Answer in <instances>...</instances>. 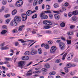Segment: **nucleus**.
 Wrapping results in <instances>:
<instances>
[{
  "label": "nucleus",
  "instance_id": "2eb2a0df",
  "mask_svg": "<svg viewBox=\"0 0 78 78\" xmlns=\"http://www.w3.org/2000/svg\"><path fill=\"white\" fill-rule=\"evenodd\" d=\"M32 70H30L26 74V76H30V75H31L33 74V73H32Z\"/></svg>",
  "mask_w": 78,
  "mask_h": 78
},
{
  "label": "nucleus",
  "instance_id": "412c9836",
  "mask_svg": "<svg viewBox=\"0 0 78 78\" xmlns=\"http://www.w3.org/2000/svg\"><path fill=\"white\" fill-rule=\"evenodd\" d=\"M16 13H17V10L16 9H14L12 11V15L14 16V15L16 14Z\"/></svg>",
  "mask_w": 78,
  "mask_h": 78
},
{
  "label": "nucleus",
  "instance_id": "774afa93",
  "mask_svg": "<svg viewBox=\"0 0 78 78\" xmlns=\"http://www.w3.org/2000/svg\"><path fill=\"white\" fill-rule=\"evenodd\" d=\"M6 28H7V26H2V28H3V29H6Z\"/></svg>",
  "mask_w": 78,
  "mask_h": 78
},
{
  "label": "nucleus",
  "instance_id": "393cba45",
  "mask_svg": "<svg viewBox=\"0 0 78 78\" xmlns=\"http://www.w3.org/2000/svg\"><path fill=\"white\" fill-rule=\"evenodd\" d=\"M38 53L39 54H42V49L41 48H39L38 50Z\"/></svg>",
  "mask_w": 78,
  "mask_h": 78
},
{
  "label": "nucleus",
  "instance_id": "864d4df0",
  "mask_svg": "<svg viewBox=\"0 0 78 78\" xmlns=\"http://www.w3.org/2000/svg\"><path fill=\"white\" fill-rule=\"evenodd\" d=\"M11 58H5V61H10V59Z\"/></svg>",
  "mask_w": 78,
  "mask_h": 78
},
{
  "label": "nucleus",
  "instance_id": "49530a36",
  "mask_svg": "<svg viewBox=\"0 0 78 78\" xmlns=\"http://www.w3.org/2000/svg\"><path fill=\"white\" fill-rule=\"evenodd\" d=\"M4 17L5 18H7V17H10V15L9 14L5 15L4 16Z\"/></svg>",
  "mask_w": 78,
  "mask_h": 78
},
{
  "label": "nucleus",
  "instance_id": "7c9ffc66",
  "mask_svg": "<svg viewBox=\"0 0 78 78\" xmlns=\"http://www.w3.org/2000/svg\"><path fill=\"white\" fill-rule=\"evenodd\" d=\"M37 0H35L33 2V5L34 6H36V5H37Z\"/></svg>",
  "mask_w": 78,
  "mask_h": 78
},
{
  "label": "nucleus",
  "instance_id": "4c0bfd02",
  "mask_svg": "<svg viewBox=\"0 0 78 78\" xmlns=\"http://www.w3.org/2000/svg\"><path fill=\"white\" fill-rule=\"evenodd\" d=\"M18 41H20V42H21L22 43H24L25 42H26V41H23V40L21 39L20 40H18Z\"/></svg>",
  "mask_w": 78,
  "mask_h": 78
},
{
  "label": "nucleus",
  "instance_id": "2f4dec72",
  "mask_svg": "<svg viewBox=\"0 0 78 78\" xmlns=\"http://www.w3.org/2000/svg\"><path fill=\"white\" fill-rule=\"evenodd\" d=\"M37 14H35V15H34L32 17V19H34L35 18H37Z\"/></svg>",
  "mask_w": 78,
  "mask_h": 78
},
{
  "label": "nucleus",
  "instance_id": "9b49d317",
  "mask_svg": "<svg viewBox=\"0 0 78 78\" xmlns=\"http://www.w3.org/2000/svg\"><path fill=\"white\" fill-rule=\"evenodd\" d=\"M76 66V64L72 65L70 63H68L66 65V67H67L68 68H70V67H75Z\"/></svg>",
  "mask_w": 78,
  "mask_h": 78
},
{
  "label": "nucleus",
  "instance_id": "4468645a",
  "mask_svg": "<svg viewBox=\"0 0 78 78\" xmlns=\"http://www.w3.org/2000/svg\"><path fill=\"white\" fill-rule=\"evenodd\" d=\"M25 27V25H23L20 26L18 28V31H22L23 29V28Z\"/></svg>",
  "mask_w": 78,
  "mask_h": 78
},
{
  "label": "nucleus",
  "instance_id": "f257e3e1",
  "mask_svg": "<svg viewBox=\"0 0 78 78\" xmlns=\"http://www.w3.org/2000/svg\"><path fill=\"white\" fill-rule=\"evenodd\" d=\"M59 47L61 50H63L66 48V44L63 42L60 43L59 44Z\"/></svg>",
  "mask_w": 78,
  "mask_h": 78
},
{
  "label": "nucleus",
  "instance_id": "8fccbe9b",
  "mask_svg": "<svg viewBox=\"0 0 78 78\" xmlns=\"http://www.w3.org/2000/svg\"><path fill=\"white\" fill-rule=\"evenodd\" d=\"M24 55H29V51H27L25 53Z\"/></svg>",
  "mask_w": 78,
  "mask_h": 78
},
{
  "label": "nucleus",
  "instance_id": "a211bd4d",
  "mask_svg": "<svg viewBox=\"0 0 78 78\" xmlns=\"http://www.w3.org/2000/svg\"><path fill=\"white\" fill-rule=\"evenodd\" d=\"M54 17L57 20H59V16L57 14H55L54 15Z\"/></svg>",
  "mask_w": 78,
  "mask_h": 78
},
{
  "label": "nucleus",
  "instance_id": "cd10ccee",
  "mask_svg": "<svg viewBox=\"0 0 78 78\" xmlns=\"http://www.w3.org/2000/svg\"><path fill=\"white\" fill-rule=\"evenodd\" d=\"M45 67L47 68V69L50 68V65H49L48 63H47L45 65Z\"/></svg>",
  "mask_w": 78,
  "mask_h": 78
},
{
  "label": "nucleus",
  "instance_id": "4be33fe9",
  "mask_svg": "<svg viewBox=\"0 0 78 78\" xmlns=\"http://www.w3.org/2000/svg\"><path fill=\"white\" fill-rule=\"evenodd\" d=\"M67 53H66L63 56L62 58V60H64V59H66V56H67Z\"/></svg>",
  "mask_w": 78,
  "mask_h": 78
},
{
  "label": "nucleus",
  "instance_id": "6ab92c4d",
  "mask_svg": "<svg viewBox=\"0 0 78 78\" xmlns=\"http://www.w3.org/2000/svg\"><path fill=\"white\" fill-rule=\"evenodd\" d=\"M50 25H49L46 26H45L44 27V29H49V28H51V26Z\"/></svg>",
  "mask_w": 78,
  "mask_h": 78
},
{
  "label": "nucleus",
  "instance_id": "0e129e2a",
  "mask_svg": "<svg viewBox=\"0 0 78 78\" xmlns=\"http://www.w3.org/2000/svg\"><path fill=\"white\" fill-rule=\"evenodd\" d=\"M48 42L49 44H53V42L52 41H49Z\"/></svg>",
  "mask_w": 78,
  "mask_h": 78
},
{
  "label": "nucleus",
  "instance_id": "0eeeda50",
  "mask_svg": "<svg viewBox=\"0 0 78 78\" xmlns=\"http://www.w3.org/2000/svg\"><path fill=\"white\" fill-rule=\"evenodd\" d=\"M74 54L73 53L69 54L67 57V58L68 60H70L73 58V56Z\"/></svg>",
  "mask_w": 78,
  "mask_h": 78
},
{
  "label": "nucleus",
  "instance_id": "473e14b6",
  "mask_svg": "<svg viewBox=\"0 0 78 78\" xmlns=\"http://www.w3.org/2000/svg\"><path fill=\"white\" fill-rule=\"evenodd\" d=\"M49 17L51 19L53 17V15H52V14L49 13Z\"/></svg>",
  "mask_w": 78,
  "mask_h": 78
},
{
  "label": "nucleus",
  "instance_id": "72a5a7b5",
  "mask_svg": "<svg viewBox=\"0 0 78 78\" xmlns=\"http://www.w3.org/2000/svg\"><path fill=\"white\" fill-rule=\"evenodd\" d=\"M73 32H68V35H73Z\"/></svg>",
  "mask_w": 78,
  "mask_h": 78
},
{
  "label": "nucleus",
  "instance_id": "9d476101",
  "mask_svg": "<svg viewBox=\"0 0 78 78\" xmlns=\"http://www.w3.org/2000/svg\"><path fill=\"white\" fill-rule=\"evenodd\" d=\"M22 17L23 18V21H25V20H26V19H27V16L26 14H22Z\"/></svg>",
  "mask_w": 78,
  "mask_h": 78
},
{
  "label": "nucleus",
  "instance_id": "20e7f679",
  "mask_svg": "<svg viewBox=\"0 0 78 78\" xmlns=\"http://www.w3.org/2000/svg\"><path fill=\"white\" fill-rule=\"evenodd\" d=\"M56 47L55 46H54L51 47L50 52L51 53H54L56 51Z\"/></svg>",
  "mask_w": 78,
  "mask_h": 78
},
{
  "label": "nucleus",
  "instance_id": "ea45409f",
  "mask_svg": "<svg viewBox=\"0 0 78 78\" xmlns=\"http://www.w3.org/2000/svg\"><path fill=\"white\" fill-rule=\"evenodd\" d=\"M41 71H42V72H47V69L45 68H43L41 69Z\"/></svg>",
  "mask_w": 78,
  "mask_h": 78
},
{
  "label": "nucleus",
  "instance_id": "a19ab883",
  "mask_svg": "<svg viewBox=\"0 0 78 78\" xmlns=\"http://www.w3.org/2000/svg\"><path fill=\"white\" fill-rule=\"evenodd\" d=\"M12 32L13 33H17V30L16 29H14L12 30Z\"/></svg>",
  "mask_w": 78,
  "mask_h": 78
},
{
  "label": "nucleus",
  "instance_id": "a18cd8bd",
  "mask_svg": "<svg viewBox=\"0 0 78 78\" xmlns=\"http://www.w3.org/2000/svg\"><path fill=\"white\" fill-rule=\"evenodd\" d=\"M56 73L55 72H52L49 73L50 75H55Z\"/></svg>",
  "mask_w": 78,
  "mask_h": 78
},
{
  "label": "nucleus",
  "instance_id": "f03ea898",
  "mask_svg": "<svg viewBox=\"0 0 78 78\" xmlns=\"http://www.w3.org/2000/svg\"><path fill=\"white\" fill-rule=\"evenodd\" d=\"M78 14V10L74 11L73 12H69L68 14L69 17H72V15H76Z\"/></svg>",
  "mask_w": 78,
  "mask_h": 78
},
{
  "label": "nucleus",
  "instance_id": "5701e85b",
  "mask_svg": "<svg viewBox=\"0 0 78 78\" xmlns=\"http://www.w3.org/2000/svg\"><path fill=\"white\" fill-rule=\"evenodd\" d=\"M44 48L46 49H49V45L48 44H44Z\"/></svg>",
  "mask_w": 78,
  "mask_h": 78
},
{
  "label": "nucleus",
  "instance_id": "7ed1b4c3",
  "mask_svg": "<svg viewBox=\"0 0 78 78\" xmlns=\"http://www.w3.org/2000/svg\"><path fill=\"white\" fill-rule=\"evenodd\" d=\"M14 21L16 23L18 22H20L21 21V18L19 16H16L14 17Z\"/></svg>",
  "mask_w": 78,
  "mask_h": 78
},
{
  "label": "nucleus",
  "instance_id": "39448f33",
  "mask_svg": "<svg viewBox=\"0 0 78 78\" xmlns=\"http://www.w3.org/2000/svg\"><path fill=\"white\" fill-rule=\"evenodd\" d=\"M40 17L42 19H48V16H47V15H45V13H41L40 15Z\"/></svg>",
  "mask_w": 78,
  "mask_h": 78
},
{
  "label": "nucleus",
  "instance_id": "09e8293b",
  "mask_svg": "<svg viewBox=\"0 0 78 78\" xmlns=\"http://www.w3.org/2000/svg\"><path fill=\"white\" fill-rule=\"evenodd\" d=\"M75 73L74 72H71L70 73V74L71 75H74Z\"/></svg>",
  "mask_w": 78,
  "mask_h": 78
},
{
  "label": "nucleus",
  "instance_id": "bb28decb",
  "mask_svg": "<svg viewBox=\"0 0 78 78\" xmlns=\"http://www.w3.org/2000/svg\"><path fill=\"white\" fill-rule=\"evenodd\" d=\"M46 9L47 10L50 9V6L48 5H47L46 6Z\"/></svg>",
  "mask_w": 78,
  "mask_h": 78
},
{
  "label": "nucleus",
  "instance_id": "6e6d98bb",
  "mask_svg": "<svg viewBox=\"0 0 78 78\" xmlns=\"http://www.w3.org/2000/svg\"><path fill=\"white\" fill-rule=\"evenodd\" d=\"M4 63L5 64H7V65H9V64H9V63L8 62H4Z\"/></svg>",
  "mask_w": 78,
  "mask_h": 78
},
{
  "label": "nucleus",
  "instance_id": "6e6552de",
  "mask_svg": "<svg viewBox=\"0 0 78 78\" xmlns=\"http://www.w3.org/2000/svg\"><path fill=\"white\" fill-rule=\"evenodd\" d=\"M36 12V11L35 10L33 11V12H32L31 10H29L27 11V15L29 16H30V15L31 14H33V13H34V12Z\"/></svg>",
  "mask_w": 78,
  "mask_h": 78
},
{
  "label": "nucleus",
  "instance_id": "de8ad7c7",
  "mask_svg": "<svg viewBox=\"0 0 78 78\" xmlns=\"http://www.w3.org/2000/svg\"><path fill=\"white\" fill-rule=\"evenodd\" d=\"M52 59H53V58H48L47 60H46L44 62H47V61H50V60H51Z\"/></svg>",
  "mask_w": 78,
  "mask_h": 78
},
{
  "label": "nucleus",
  "instance_id": "e433bc0d",
  "mask_svg": "<svg viewBox=\"0 0 78 78\" xmlns=\"http://www.w3.org/2000/svg\"><path fill=\"white\" fill-rule=\"evenodd\" d=\"M66 42L67 44H71V41L70 40H66Z\"/></svg>",
  "mask_w": 78,
  "mask_h": 78
},
{
  "label": "nucleus",
  "instance_id": "e2e57ef3",
  "mask_svg": "<svg viewBox=\"0 0 78 78\" xmlns=\"http://www.w3.org/2000/svg\"><path fill=\"white\" fill-rule=\"evenodd\" d=\"M15 46L17 47V45H19V43L18 42H15Z\"/></svg>",
  "mask_w": 78,
  "mask_h": 78
},
{
  "label": "nucleus",
  "instance_id": "c9c22d12",
  "mask_svg": "<svg viewBox=\"0 0 78 78\" xmlns=\"http://www.w3.org/2000/svg\"><path fill=\"white\" fill-rule=\"evenodd\" d=\"M9 22H10V20L9 19H7L5 20V23L6 24H8L9 23Z\"/></svg>",
  "mask_w": 78,
  "mask_h": 78
},
{
  "label": "nucleus",
  "instance_id": "f3484780",
  "mask_svg": "<svg viewBox=\"0 0 78 78\" xmlns=\"http://www.w3.org/2000/svg\"><path fill=\"white\" fill-rule=\"evenodd\" d=\"M8 49H9V47L7 46L5 47L1 48V50H8Z\"/></svg>",
  "mask_w": 78,
  "mask_h": 78
},
{
  "label": "nucleus",
  "instance_id": "3c124183",
  "mask_svg": "<svg viewBox=\"0 0 78 78\" xmlns=\"http://www.w3.org/2000/svg\"><path fill=\"white\" fill-rule=\"evenodd\" d=\"M75 27V26L74 25H72L70 26V28H71V29H73Z\"/></svg>",
  "mask_w": 78,
  "mask_h": 78
},
{
  "label": "nucleus",
  "instance_id": "680f3d73",
  "mask_svg": "<svg viewBox=\"0 0 78 78\" xmlns=\"http://www.w3.org/2000/svg\"><path fill=\"white\" fill-rule=\"evenodd\" d=\"M75 19H76L75 17L73 16L72 18V20H73V21H75L76 20Z\"/></svg>",
  "mask_w": 78,
  "mask_h": 78
},
{
  "label": "nucleus",
  "instance_id": "13d9d810",
  "mask_svg": "<svg viewBox=\"0 0 78 78\" xmlns=\"http://www.w3.org/2000/svg\"><path fill=\"white\" fill-rule=\"evenodd\" d=\"M5 43H2L1 44L0 46L1 47V48H2V47H4L3 46H5Z\"/></svg>",
  "mask_w": 78,
  "mask_h": 78
},
{
  "label": "nucleus",
  "instance_id": "423d86ee",
  "mask_svg": "<svg viewBox=\"0 0 78 78\" xmlns=\"http://www.w3.org/2000/svg\"><path fill=\"white\" fill-rule=\"evenodd\" d=\"M43 23L44 24H45L47 25H52V22L50 21H48V20H46L43 21Z\"/></svg>",
  "mask_w": 78,
  "mask_h": 78
},
{
  "label": "nucleus",
  "instance_id": "ddd939ff",
  "mask_svg": "<svg viewBox=\"0 0 78 78\" xmlns=\"http://www.w3.org/2000/svg\"><path fill=\"white\" fill-rule=\"evenodd\" d=\"M30 54L32 55H34L37 54V50H33L30 52Z\"/></svg>",
  "mask_w": 78,
  "mask_h": 78
},
{
  "label": "nucleus",
  "instance_id": "603ef678",
  "mask_svg": "<svg viewBox=\"0 0 78 78\" xmlns=\"http://www.w3.org/2000/svg\"><path fill=\"white\" fill-rule=\"evenodd\" d=\"M45 13H51V11L50 10H47L44 11Z\"/></svg>",
  "mask_w": 78,
  "mask_h": 78
},
{
  "label": "nucleus",
  "instance_id": "338daca9",
  "mask_svg": "<svg viewBox=\"0 0 78 78\" xmlns=\"http://www.w3.org/2000/svg\"><path fill=\"white\" fill-rule=\"evenodd\" d=\"M61 39H62V40L64 41H66V39L64 37H61Z\"/></svg>",
  "mask_w": 78,
  "mask_h": 78
},
{
  "label": "nucleus",
  "instance_id": "052dcab7",
  "mask_svg": "<svg viewBox=\"0 0 78 78\" xmlns=\"http://www.w3.org/2000/svg\"><path fill=\"white\" fill-rule=\"evenodd\" d=\"M33 34H34L36 33V30H34L32 31L31 32Z\"/></svg>",
  "mask_w": 78,
  "mask_h": 78
},
{
  "label": "nucleus",
  "instance_id": "f704fd0d",
  "mask_svg": "<svg viewBox=\"0 0 78 78\" xmlns=\"http://www.w3.org/2000/svg\"><path fill=\"white\" fill-rule=\"evenodd\" d=\"M17 2L20 4V5H23V2H22V0L18 1Z\"/></svg>",
  "mask_w": 78,
  "mask_h": 78
},
{
  "label": "nucleus",
  "instance_id": "69168bd1",
  "mask_svg": "<svg viewBox=\"0 0 78 78\" xmlns=\"http://www.w3.org/2000/svg\"><path fill=\"white\" fill-rule=\"evenodd\" d=\"M65 6H69V3L66 2L65 4Z\"/></svg>",
  "mask_w": 78,
  "mask_h": 78
},
{
  "label": "nucleus",
  "instance_id": "a878e982",
  "mask_svg": "<svg viewBox=\"0 0 78 78\" xmlns=\"http://www.w3.org/2000/svg\"><path fill=\"white\" fill-rule=\"evenodd\" d=\"M65 23L64 22H62L60 24V26L61 27H65Z\"/></svg>",
  "mask_w": 78,
  "mask_h": 78
},
{
  "label": "nucleus",
  "instance_id": "f8f14e48",
  "mask_svg": "<svg viewBox=\"0 0 78 78\" xmlns=\"http://www.w3.org/2000/svg\"><path fill=\"white\" fill-rule=\"evenodd\" d=\"M10 25H11V26L15 27V26H16V25H17V23L14 20V21H12L10 22Z\"/></svg>",
  "mask_w": 78,
  "mask_h": 78
},
{
  "label": "nucleus",
  "instance_id": "bf43d9fd",
  "mask_svg": "<svg viewBox=\"0 0 78 78\" xmlns=\"http://www.w3.org/2000/svg\"><path fill=\"white\" fill-rule=\"evenodd\" d=\"M74 61L76 62H78V59L77 58H75L74 59Z\"/></svg>",
  "mask_w": 78,
  "mask_h": 78
},
{
  "label": "nucleus",
  "instance_id": "aec40b11",
  "mask_svg": "<svg viewBox=\"0 0 78 78\" xmlns=\"http://www.w3.org/2000/svg\"><path fill=\"white\" fill-rule=\"evenodd\" d=\"M6 3H7V1L6 0H3L2 1V4L3 5H6Z\"/></svg>",
  "mask_w": 78,
  "mask_h": 78
},
{
  "label": "nucleus",
  "instance_id": "c03bdc74",
  "mask_svg": "<svg viewBox=\"0 0 78 78\" xmlns=\"http://www.w3.org/2000/svg\"><path fill=\"white\" fill-rule=\"evenodd\" d=\"M61 62V60L59 59H58L56 60L55 61L56 63H59Z\"/></svg>",
  "mask_w": 78,
  "mask_h": 78
},
{
  "label": "nucleus",
  "instance_id": "37998d69",
  "mask_svg": "<svg viewBox=\"0 0 78 78\" xmlns=\"http://www.w3.org/2000/svg\"><path fill=\"white\" fill-rule=\"evenodd\" d=\"M5 7L4 6H2V7H1V10H2V11H3L4 10H5Z\"/></svg>",
  "mask_w": 78,
  "mask_h": 78
},
{
  "label": "nucleus",
  "instance_id": "58836bf2",
  "mask_svg": "<svg viewBox=\"0 0 78 78\" xmlns=\"http://www.w3.org/2000/svg\"><path fill=\"white\" fill-rule=\"evenodd\" d=\"M54 8H56L58 7H59V5L58 4H55L54 5Z\"/></svg>",
  "mask_w": 78,
  "mask_h": 78
},
{
  "label": "nucleus",
  "instance_id": "5fc2aeb1",
  "mask_svg": "<svg viewBox=\"0 0 78 78\" xmlns=\"http://www.w3.org/2000/svg\"><path fill=\"white\" fill-rule=\"evenodd\" d=\"M53 12L54 13H56V14H59V12L57 11H54Z\"/></svg>",
  "mask_w": 78,
  "mask_h": 78
},
{
  "label": "nucleus",
  "instance_id": "79ce46f5",
  "mask_svg": "<svg viewBox=\"0 0 78 78\" xmlns=\"http://www.w3.org/2000/svg\"><path fill=\"white\" fill-rule=\"evenodd\" d=\"M45 33L47 34H50L51 33V31L50 30H46L45 31Z\"/></svg>",
  "mask_w": 78,
  "mask_h": 78
},
{
  "label": "nucleus",
  "instance_id": "4d7b16f0",
  "mask_svg": "<svg viewBox=\"0 0 78 78\" xmlns=\"http://www.w3.org/2000/svg\"><path fill=\"white\" fill-rule=\"evenodd\" d=\"M44 0H39L38 3L39 4H41Z\"/></svg>",
  "mask_w": 78,
  "mask_h": 78
},
{
  "label": "nucleus",
  "instance_id": "1a4fd4ad",
  "mask_svg": "<svg viewBox=\"0 0 78 78\" xmlns=\"http://www.w3.org/2000/svg\"><path fill=\"white\" fill-rule=\"evenodd\" d=\"M25 64V62L23 61H20L18 62V67H23Z\"/></svg>",
  "mask_w": 78,
  "mask_h": 78
},
{
  "label": "nucleus",
  "instance_id": "b1692460",
  "mask_svg": "<svg viewBox=\"0 0 78 78\" xmlns=\"http://www.w3.org/2000/svg\"><path fill=\"white\" fill-rule=\"evenodd\" d=\"M7 32V31L6 30H3L1 32V33L2 34H6V33Z\"/></svg>",
  "mask_w": 78,
  "mask_h": 78
},
{
  "label": "nucleus",
  "instance_id": "c85d7f7f",
  "mask_svg": "<svg viewBox=\"0 0 78 78\" xmlns=\"http://www.w3.org/2000/svg\"><path fill=\"white\" fill-rule=\"evenodd\" d=\"M68 68H67V67H65V72H66V73H68V72H69V69H68Z\"/></svg>",
  "mask_w": 78,
  "mask_h": 78
},
{
  "label": "nucleus",
  "instance_id": "c756f323",
  "mask_svg": "<svg viewBox=\"0 0 78 78\" xmlns=\"http://www.w3.org/2000/svg\"><path fill=\"white\" fill-rule=\"evenodd\" d=\"M16 6L17 7H20L21 5H20V4L18 3V2H17L16 3Z\"/></svg>",
  "mask_w": 78,
  "mask_h": 78
},
{
  "label": "nucleus",
  "instance_id": "dca6fc26",
  "mask_svg": "<svg viewBox=\"0 0 78 78\" xmlns=\"http://www.w3.org/2000/svg\"><path fill=\"white\" fill-rule=\"evenodd\" d=\"M22 59L23 61H26V60H28L29 59V57L27 56H24L22 57Z\"/></svg>",
  "mask_w": 78,
  "mask_h": 78
}]
</instances>
